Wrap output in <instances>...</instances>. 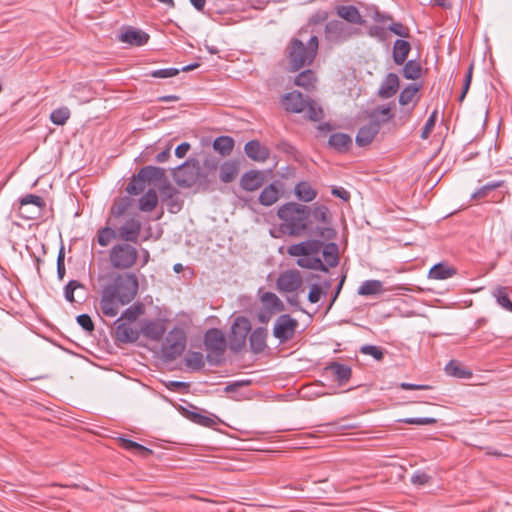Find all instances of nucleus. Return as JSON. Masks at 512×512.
<instances>
[{
	"instance_id": "nucleus-14",
	"label": "nucleus",
	"mask_w": 512,
	"mask_h": 512,
	"mask_svg": "<svg viewBox=\"0 0 512 512\" xmlns=\"http://www.w3.org/2000/svg\"><path fill=\"white\" fill-rule=\"evenodd\" d=\"M323 239H308L306 241L293 244L288 247V254L291 256L299 257V256H310L320 252L323 247Z\"/></svg>"
},
{
	"instance_id": "nucleus-60",
	"label": "nucleus",
	"mask_w": 512,
	"mask_h": 512,
	"mask_svg": "<svg viewBox=\"0 0 512 512\" xmlns=\"http://www.w3.org/2000/svg\"><path fill=\"white\" fill-rule=\"evenodd\" d=\"M387 30L402 38L410 37V29L401 22H395L392 20Z\"/></svg>"
},
{
	"instance_id": "nucleus-13",
	"label": "nucleus",
	"mask_w": 512,
	"mask_h": 512,
	"mask_svg": "<svg viewBox=\"0 0 512 512\" xmlns=\"http://www.w3.org/2000/svg\"><path fill=\"white\" fill-rule=\"evenodd\" d=\"M141 229V221L137 217H131L117 229L116 233L118 239L123 241V243L136 244L138 243Z\"/></svg>"
},
{
	"instance_id": "nucleus-18",
	"label": "nucleus",
	"mask_w": 512,
	"mask_h": 512,
	"mask_svg": "<svg viewBox=\"0 0 512 512\" xmlns=\"http://www.w3.org/2000/svg\"><path fill=\"white\" fill-rule=\"evenodd\" d=\"M308 96L299 91H292L282 97V105L285 110L292 113H302L306 110Z\"/></svg>"
},
{
	"instance_id": "nucleus-24",
	"label": "nucleus",
	"mask_w": 512,
	"mask_h": 512,
	"mask_svg": "<svg viewBox=\"0 0 512 512\" xmlns=\"http://www.w3.org/2000/svg\"><path fill=\"white\" fill-rule=\"evenodd\" d=\"M119 40L131 46L140 47L148 42L149 35L141 30L129 28L120 34Z\"/></svg>"
},
{
	"instance_id": "nucleus-35",
	"label": "nucleus",
	"mask_w": 512,
	"mask_h": 512,
	"mask_svg": "<svg viewBox=\"0 0 512 512\" xmlns=\"http://www.w3.org/2000/svg\"><path fill=\"white\" fill-rule=\"evenodd\" d=\"M326 370L331 372L340 383L347 382L351 378V367L343 363L332 362L326 367Z\"/></svg>"
},
{
	"instance_id": "nucleus-57",
	"label": "nucleus",
	"mask_w": 512,
	"mask_h": 512,
	"mask_svg": "<svg viewBox=\"0 0 512 512\" xmlns=\"http://www.w3.org/2000/svg\"><path fill=\"white\" fill-rule=\"evenodd\" d=\"M261 301L268 307L279 310V311L283 310V308H284L282 301L277 297L276 294H274L272 292H265L261 296Z\"/></svg>"
},
{
	"instance_id": "nucleus-55",
	"label": "nucleus",
	"mask_w": 512,
	"mask_h": 512,
	"mask_svg": "<svg viewBox=\"0 0 512 512\" xmlns=\"http://www.w3.org/2000/svg\"><path fill=\"white\" fill-rule=\"evenodd\" d=\"M188 418L191 419L193 422L205 426V427H212L217 423L216 418H212L207 415H202L195 411L188 412Z\"/></svg>"
},
{
	"instance_id": "nucleus-16",
	"label": "nucleus",
	"mask_w": 512,
	"mask_h": 512,
	"mask_svg": "<svg viewBox=\"0 0 512 512\" xmlns=\"http://www.w3.org/2000/svg\"><path fill=\"white\" fill-rule=\"evenodd\" d=\"M303 283L301 274L298 270H287L282 272L276 281L278 290L283 292H295Z\"/></svg>"
},
{
	"instance_id": "nucleus-2",
	"label": "nucleus",
	"mask_w": 512,
	"mask_h": 512,
	"mask_svg": "<svg viewBox=\"0 0 512 512\" xmlns=\"http://www.w3.org/2000/svg\"><path fill=\"white\" fill-rule=\"evenodd\" d=\"M310 217L313 221L323 225L312 227L310 224V235L326 241L334 240L337 237V231L332 226V215L327 206L315 204L313 207H309V218Z\"/></svg>"
},
{
	"instance_id": "nucleus-49",
	"label": "nucleus",
	"mask_w": 512,
	"mask_h": 512,
	"mask_svg": "<svg viewBox=\"0 0 512 512\" xmlns=\"http://www.w3.org/2000/svg\"><path fill=\"white\" fill-rule=\"evenodd\" d=\"M305 117L311 121H319L323 118V110L317 103L310 97L307 100L306 110L304 111Z\"/></svg>"
},
{
	"instance_id": "nucleus-38",
	"label": "nucleus",
	"mask_w": 512,
	"mask_h": 512,
	"mask_svg": "<svg viewBox=\"0 0 512 512\" xmlns=\"http://www.w3.org/2000/svg\"><path fill=\"white\" fill-rule=\"evenodd\" d=\"M133 199L124 196L116 199L110 208V215L114 218L122 217L132 206Z\"/></svg>"
},
{
	"instance_id": "nucleus-34",
	"label": "nucleus",
	"mask_w": 512,
	"mask_h": 512,
	"mask_svg": "<svg viewBox=\"0 0 512 512\" xmlns=\"http://www.w3.org/2000/svg\"><path fill=\"white\" fill-rule=\"evenodd\" d=\"M337 14L339 17L343 18L344 20H346L347 22H349L351 24L361 25L364 23V20L362 19V16H361L359 10L353 5L339 6L337 8Z\"/></svg>"
},
{
	"instance_id": "nucleus-59",
	"label": "nucleus",
	"mask_w": 512,
	"mask_h": 512,
	"mask_svg": "<svg viewBox=\"0 0 512 512\" xmlns=\"http://www.w3.org/2000/svg\"><path fill=\"white\" fill-rule=\"evenodd\" d=\"M180 73V70L178 68H163V69H157L152 70L146 74V76H150L153 78H170L177 76Z\"/></svg>"
},
{
	"instance_id": "nucleus-51",
	"label": "nucleus",
	"mask_w": 512,
	"mask_h": 512,
	"mask_svg": "<svg viewBox=\"0 0 512 512\" xmlns=\"http://www.w3.org/2000/svg\"><path fill=\"white\" fill-rule=\"evenodd\" d=\"M117 233L114 229L109 226L103 227L98 230L97 242L100 246L106 247L110 244L113 239H116Z\"/></svg>"
},
{
	"instance_id": "nucleus-31",
	"label": "nucleus",
	"mask_w": 512,
	"mask_h": 512,
	"mask_svg": "<svg viewBox=\"0 0 512 512\" xmlns=\"http://www.w3.org/2000/svg\"><path fill=\"white\" fill-rule=\"evenodd\" d=\"M456 274L457 270L454 267H451L446 263H437L429 270L428 277L436 280H445Z\"/></svg>"
},
{
	"instance_id": "nucleus-28",
	"label": "nucleus",
	"mask_w": 512,
	"mask_h": 512,
	"mask_svg": "<svg viewBox=\"0 0 512 512\" xmlns=\"http://www.w3.org/2000/svg\"><path fill=\"white\" fill-rule=\"evenodd\" d=\"M444 370L447 375L459 379H469L472 376V371L458 360H450Z\"/></svg>"
},
{
	"instance_id": "nucleus-46",
	"label": "nucleus",
	"mask_w": 512,
	"mask_h": 512,
	"mask_svg": "<svg viewBox=\"0 0 512 512\" xmlns=\"http://www.w3.org/2000/svg\"><path fill=\"white\" fill-rule=\"evenodd\" d=\"M493 296L496 302L508 311H512V301L509 298L508 288L504 286H498L493 291Z\"/></svg>"
},
{
	"instance_id": "nucleus-41",
	"label": "nucleus",
	"mask_w": 512,
	"mask_h": 512,
	"mask_svg": "<svg viewBox=\"0 0 512 512\" xmlns=\"http://www.w3.org/2000/svg\"><path fill=\"white\" fill-rule=\"evenodd\" d=\"M384 291L383 283L379 280H366L358 289V294L362 296H371L381 294Z\"/></svg>"
},
{
	"instance_id": "nucleus-12",
	"label": "nucleus",
	"mask_w": 512,
	"mask_h": 512,
	"mask_svg": "<svg viewBox=\"0 0 512 512\" xmlns=\"http://www.w3.org/2000/svg\"><path fill=\"white\" fill-rule=\"evenodd\" d=\"M298 327V321L292 318L289 314L280 315L273 328V335L280 343H285L291 340Z\"/></svg>"
},
{
	"instance_id": "nucleus-23",
	"label": "nucleus",
	"mask_w": 512,
	"mask_h": 512,
	"mask_svg": "<svg viewBox=\"0 0 512 512\" xmlns=\"http://www.w3.org/2000/svg\"><path fill=\"white\" fill-rule=\"evenodd\" d=\"M244 151L246 155L258 162H264L269 158V149L262 145L258 140H251L245 144Z\"/></svg>"
},
{
	"instance_id": "nucleus-45",
	"label": "nucleus",
	"mask_w": 512,
	"mask_h": 512,
	"mask_svg": "<svg viewBox=\"0 0 512 512\" xmlns=\"http://www.w3.org/2000/svg\"><path fill=\"white\" fill-rule=\"evenodd\" d=\"M422 66L416 60H409L404 63L402 74L405 79L416 80L421 76Z\"/></svg>"
},
{
	"instance_id": "nucleus-40",
	"label": "nucleus",
	"mask_w": 512,
	"mask_h": 512,
	"mask_svg": "<svg viewBox=\"0 0 512 512\" xmlns=\"http://www.w3.org/2000/svg\"><path fill=\"white\" fill-rule=\"evenodd\" d=\"M158 204L157 193L154 189H149L140 199H139V210L142 212H151L156 208Z\"/></svg>"
},
{
	"instance_id": "nucleus-5",
	"label": "nucleus",
	"mask_w": 512,
	"mask_h": 512,
	"mask_svg": "<svg viewBox=\"0 0 512 512\" xmlns=\"http://www.w3.org/2000/svg\"><path fill=\"white\" fill-rule=\"evenodd\" d=\"M138 257V250L130 243H117L109 251L110 264L118 270L132 268L136 264Z\"/></svg>"
},
{
	"instance_id": "nucleus-3",
	"label": "nucleus",
	"mask_w": 512,
	"mask_h": 512,
	"mask_svg": "<svg viewBox=\"0 0 512 512\" xmlns=\"http://www.w3.org/2000/svg\"><path fill=\"white\" fill-rule=\"evenodd\" d=\"M204 347L207 352L206 360L211 366H219L225 361L227 340L218 328H210L204 334Z\"/></svg>"
},
{
	"instance_id": "nucleus-17",
	"label": "nucleus",
	"mask_w": 512,
	"mask_h": 512,
	"mask_svg": "<svg viewBox=\"0 0 512 512\" xmlns=\"http://www.w3.org/2000/svg\"><path fill=\"white\" fill-rule=\"evenodd\" d=\"M114 325V338L116 342L127 344L138 340L140 332L132 328L130 323L121 322L120 319H117Z\"/></svg>"
},
{
	"instance_id": "nucleus-36",
	"label": "nucleus",
	"mask_w": 512,
	"mask_h": 512,
	"mask_svg": "<svg viewBox=\"0 0 512 512\" xmlns=\"http://www.w3.org/2000/svg\"><path fill=\"white\" fill-rule=\"evenodd\" d=\"M238 171V165L235 161H225L220 166L219 178L223 183H230L236 179Z\"/></svg>"
},
{
	"instance_id": "nucleus-10",
	"label": "nucleus",
	"mask_w": 512,
	"mask_h": 512,
	"mask_svg": "<svg viewBox=\"0 0 512 512\" xmlns=\"http://www.w3.org/2000/svg\"><path fill=\"white\" fill-rule=\"evenodd\" d=\"M176 183L183 188H190L200 177V166L196 160H187L173 172Z\"/></svg>"
},
{
	"instance_id": "nucleus-47",
	"label": "nucleus",
	"mask_w": 512,
	"mask_h": 512,
	"mask_svg": "<svg viewBox=\"0 0 512 512\" xmlns=\"http://www.w3.org/2000/svg\"><path fill=\"white\" fill-rule=\"evenodd\" d=\"M185 366L192 370H200L204 366V356L201 352L190 351L185 356Z\"/></svg>"
},
{
	"instance_id": "nucleus-42",
	"label": "nucleus",
	"mask_w": 512,
	"mask_h": 512,
	"mask_svg": "<svg viewBox=\"0 0 512 512\" xmlns=\"http://www.w3.org/2000/svg\"><path fill=\"white\" fill-rule=\"evenodd\" d=\"M322 386H301L297 390V397L304 400H314L326 394H332L330 391H322L319 388Z\"/></svg>"
},
{
	"instance_id": "nucleus-7",
	"label": "nucleus",
	"mask_w": 512,
	"mask_h": 512,
	"mask_svg": "<svg viewBox=\"0 0 512 512\" xmlns=\"http://www.w3.org/2000/svg\"><path fill=\"white\" fill-rule=\"evenodd\" d=\"M286 55L289 61L290 70L293 72L311 65L315 59L314 55H311L306 45H304V43L298 38H292L290 40L286 47Z\"/></svg>"
},
{
	"instance_id": "nucleus-61",
	"label": "nucleus",
	"mask_w": 512,
	"mask_h": 512,
	"mask_svg": "<svg viewBox=\"0 0 512 512\" xmlns=\"http://www.w3.org/2000/svg\"><path fill=\"white\" fill-rule=\"evenodd\" d=\"M81 287H82V284L78 280H70L64 287L65 299L68 302L73 303L75 301L74 291Z\"/></svg>"
},
{
	"instance_id": "nucleus-33",
	"label": "nucleus",
	"mask_w": 512,
	"mask_h": 512,
	"mask_svg": "<svg viewBox=\"0 0 512 512\" xmlns=\"http://www.w3.org/2000/svg\"><path fill=\"white\" fill-rule=\"evenodd\" d=\"M267 331L263 327H258L250 334V347L255 353H260L266 348Z\"/></svg>"
},
{
	"instance_id": "nucleus-6",
	"label": "nucleus",
	"mask_w": 512,
	"mask_h": 512,
	"mask_svg": "<svg viewBox=\"0 0 512 512\" xmlns=\"http://www.w3.org/2000/svg\"><path fill=\"white\" fill-rule=\"evenodd\" d=\"M164 176L165 170L163 168L144 166L136 175H133L125 190L129 195H138L144 191L146 185L151 181H160Z\"/></svg>"
},
{
	"instance_id": "nucleus-43",
	"label": "nucleus",
	"mask_w": 512,
	"mask_h": 512,
	"mask_svg": "<svg viewBox=\"0 0 512 512\" xmlns=\"http://www.w3.org/2000/svg\"><path fill=\"white\" fill-rule=\"evenodd\" d=\"M316 82L315 73L308 69L300 72L294 80L295 85L305 88L306 90H310L314 88V84Z\"/></svg>"
},
{
	"instance_id": "nucleus-39",
	"label": "nucleus",
	"mask_w": 512,
	"mask_h": 512,
	"mask_svg": "<svg viewBox=\"0 0 512 512\" xmlns=\"http://www.w3.org/2000/svg\"><path fill=\"white\" fill-rule=\"evenodd\" d=\"M234 145V139L230 136H219L213 141L214 150L219 152L222 156L230 155Z\"/></svg>"
},
{
	"instance_id": "nucleus-30",
	"label": "nucleus",
	"mask_w": 512,
	"mask_h": 512,
	"mask_svg": "<svg viewBox=\"0 0 512 512\" xmlns=\"http://www.w3.org/2000/svg\"><path fill=\"white\" fill-rule=\"evenodd\" d=\"M321 250L326 266L336 267L339 264V248L333 240L328 241L326 244L323 243Z\"/></svg>"
},
{
	"instance_id": "nucleus-8",
	"label": "nucleus",
	"mask_w": 512,
	"mask_h": 512,
	"mask_svg": "<svg viewBox=\"0 0 512 512\" xmlns=\"http://www.w3.org/2000/svg\"><path fill=\"white\" fill-rule=\"evenodd\" d=\"M186 347V334L180 327L170 330L161 345V356L166 361L178 358Z\"/></svg>"
},
{
	"instance_id": "nucleus-19",
	"label": "nucleus",
	"mask_w": 512,
	"mask_h": 512,
	"mask_svg": "<svg viewBox=\"0 0 512 512\" xmlns=\"http://www.w3.org/2000/svg\"><path fill=\"white\" fill-rule=\"evenodd\" d=\"M380 129V122L378 120L370 119L368 124L359 128L356 135V144L360 147H365L371 144Z\"/></svg>"
},
{
	"instance_id": "nucleus-11",
	"label": "nucleus",
	"mask_w": 512,
	"mask_h": 512,
	"mask_svg": "<svg viewBox=\"0 0 512 512\" xmlns=\"http://www.w3.org/2000/svg\"><path fill=\"white\" fill-rule=\"evenodd\" d=\"M46 208V202L38 195L27 194L20 199L19 214L25 219L39 218Z\"/></svg>"
},
{
	"instance_id": "nucleus-9",
	"label": "nucleus",
	"mask_w": 512,
	"mask_h": 512,
	"mask_svg": "<svg viewBox=\"0 0 512 512\" xmlns=\"http://www.w3.org/2000/svg\"><path fill=\"white\" fill-rule=\"evenodd\" d=\"M251 331V323L248 318L238 316L235 318L229 335V348L234 352H239L245 347L246 338Z\"/></svg>"
},
{
	"instance_id": "nucleus-62",
	"label": "nucleus",
	"mask_w": 512,
	"mask_h": 512,
	"mask_svg": "<svg viewBox=\"0 0 512 512\" xmlns=\"http://www.w3.org/2000/svg\"><path fill=\"white\" fill-rule=\"evenodd\" d=\"M437 114H438L437 110H434L431 113V115L429 116V118L427 119V121L422 129V132H421L422 139L425 140L430 136V134L435 126L436 120H437Z\"/></svg>"
},
{
	"instance_id": "nucleus-56",
	"label": "nucleus",
	"mask_w": 512,
	"mask_h": 512,
	"mask_svg": "<svg viewBox=\"0 0 512 512\" xmlns=\"http://www.w3.org/2000/svg\"><path fill=\"white\" fill-rule=\"evenodd\" d=\"M5 290L12 302H18L22 297L19 289L8 278L2 279V291Z\"/></svg>"
},
{
	"instance_id": "nucleus-25",
	"label": "nucleus",
	"mask_w": 512,
	"mask_h": 512,
	"mask_svg": "<svg viewBox=\"0 0 512 512\" xmlns=\"http://www.w3.org/2000/svg\"><path fill=\"white\" fill-rule=\"evenodd\" d=\"M399 89V77L395 73H388L378 90V96L382 99L391 98Z\"/></svg>"
},
{
	"instance_id": "nucleus-48",
	"label": "nucleus",
	"mask_w": 512,
	"mask_h": 512,
	"mask_svg": "<svg viewBox=\"0 0 512 512\" xmlns=\"http://www.w3.org/2000/svg\"><path fill=\"white\" fill-rule=\"evenodd\" d=\"M393 116L394 114L390 106H377L370 114V119L378 120L381 126L382 124L389 122Z\"/></svg>"
},
{
	"instance_id": "nucleus-4",
	"label": "nucleus",
	"mask_w": 512,
	"mask_h": 512,
	"mask_svg": "<svg viewBox=\"0 0 512 512\" xmlns=\"http://www.w3.org/2000/svg\"><path fill=\"white\" fill-rule=\"evenodd\" d=\"M106 289L114 290V296L118 298L121 305L130 303L138 292V279L134 273L115 274L112 282L104 286Z\"/></svg>"
},
{
	"instance_id": "nucleus-15",
	"label": "nucleus",
	"mask_w": 512,
	"mask_h": 512,
	"mask_svg": "<svg viewBox=\"0 0 512 512\" xmlns=\"http://www.w3.org/2000/svg\"><path fill=\"white\" fill-rule=\"evenodd\" d=\"M505 181H494L485 184L484 186L477 189L472 195L471 199L473 200H482L488 199L490 202H499L504 198V194L502 192H495L497 189L503 187Z\"/></svg>"
},
{
	"instance_id": "nucleus-58",
	"label": "nucleus",
	"mask_w": 512,
	"mask_h": 512,
	"mask_svg": "<svg viewBox=\"0 0 512 512\" xmlns=\"http://www.w3.org/2000/svg\"><path fill=\"white\" fill-rule=\"evenodd\" d=\"M360 352L373 357L377 361H381L384 358L383 349L379 346L363 345L360 347Z\"/></svg>"
},
{
	"instance_id": "nucleus-20",
	"label": "nucleus",
	"mask_w": 512,
	"mask_h": 512,
	"mask_svg": "<svg viewBox=\"0 0 512 512\" xmlns=\"http://www.w3.org/2000/svg\"><path fill=\"white\" fill-rule=\"evenodd\" d=\"M140 332L147 339L159 341L166 332L165 321L161 319L147 320L143 323Z\"/></svg>"
},
{
	"instance_id": "nucleus-54",
	"label": "nucleus",
	"mask_w": 512,
	"mask_h": 512,
	"mask_svg": "<svg viewBox=\"0 0 512 512\" xmlns=\"http://www.w3.org/2000/svg\"><path fill=\"white\" fill-rule=\"evenodd\" d=\"M143 313V306L141 304L130 306L122 313V315L118 318L121 322L122 320L128 321L127 323H133L139 315Z\"/></svg>"
},
{
	"instance_id": "nucleus-52",
	"label": "nucleus",
	"mask_w": 512,
	"mask_h": 512,
	"mask_svg": "<svg viewBox=\"0 0 512 512\" xmlns=\"http://www.w3.org/2000/svg\"><path fill=\"white\" fill-rule=\"evenodd\" d=\"M420 88L421 87L417 84L407 85L399 95V104L402 106L408 105L413 100Z\"/></svg>"
},
{
	"instance_id": "nucleus-29",
	"label": "nucleus",
	"mask_w": 512,
	"mask_h": 512,
	"mask_svg": "<svg viewBox=\"0 0 512 512\" xmlns=\"http://www.w3.org/2000/svg\"><path fill=\"white\" fill-rule=\"evenodd\" d=\"M280 189L276 182L266 186L259 195V203L263 206H271L278 201Z\"/></svg>"
},
{
	"instance_id": "nucleus-64",
	"label": "nucleus",
	"mask_w": 512,
	"mask_h": 512,
	"mask_svg": "<svg viewBox=\"0 0 512 512\" xmlns=\"http://www.w3.org/2000/svg\"><path fill=\"white\" fill-rule=\"evenodd\" d=\"M472 74H473V64H470V66H469V68L467 70V73L465 75V78H464L461 94H460V96L458 98V101L460 103L463 102L467 92L469 91V88H470V85H471V80H472Z\"/></svg>"
},
{
	"instance_id": "nucleus-53",
	"label": "nucleus",
	"mask_w": 512,
	"mask_h": 512,
	"mask_svg": "<svg viewBox=\"0 0 512 512\" xmlns=\"http://www.w3.org/2000/svg\"><path fill=\"white\" fill-rule=\"evenodd\" d=\"M70 118V110L67 107H60L53 110L50 114V120L53 124L62 126Z\"/></svg>"
},
{
	"instance_id": "nucleus-32",
	"label": "nucleus",
	"mask_w": 512,
	"mask_h": 512,
	"mask_svg": "<svg viewBox=\"0 0 512 512\" xmlns=\"http://www.w3.org/2000/svg\"><path fill=\"white\" fill-rule=\"evenodd\" d=\"M411 51V45L404 39H397L393 46V60L395 64L402 65L405 63L408 54Z\"/></svg>"
},
{
	"instance_id": "nucleus-1",
	"label": "nucleus",
	"mask_w": 512,
	"mask_h": 512,
	"mask_svg": "<svg viewBox=\"0 0 512 512\" xmlns=\"http://www.w3.org/2000/svg\"><path fill=\"white\" fill-rule=\"evenodd\" d=\"M277 216L282 221L279 229L283 234L293 237L309 234V206L288 202L278 208Z\"/></svg>"
},
{
	"instance_id": "nucleus-21",
	"label": "nucleus",
	"mask_w": 512,
	"mask_h": 512,
	"mask_svg": "<svg viewBox=\"0 0 512 512\" xmlns=\"http://www.w3.org/2000/svg\"><path fill=\"white\" fill-rule=\"evenodd\" d=\"M114 290H109L103 287L102 295L100 299V309L103 315L107 317H115L118 314L119 310V301L116 296H114Z\"/></svg>"
},
{
	"instance_id": "nucleus-44",
	"label": "nucleus",
	"mask_w": 512,
	"mask_h": 512,
	"mask_svg": "<svg viewBox=\"0 0 512 512\" xmlns=\"http://www.w3.org/2000/svg\"><path fill=\"white\" fill-rule=\"evenodd\" d=\"M297 265L302 268H308L313 270H319L322 272H328V267L322 262L319 257H302L297 260Z\"/></svg>"
},
{
	"instance_id": "nucleus-27",
	"label": "nucleus",
	"mask_w": 512,
	"mask_h": 512,
	"mask_svg": "<svg viewBox=\"0 0 512 512\" xmlns=\"http://www.w3.org/2000/svg\"><path fill=\"white\" fill-rule=\"evenodd\" d=\"M163 201L166 203L167 209L170 213H178L183 206V201L177 197L176 190L167 185L162 189Z\"/></svg>"
},
{
	"instance_id": "nucleus-22",
	"label": "nucleus",
	"mask_w": 512,
	"mask_h": 512,
	"mask_svg": "<svg viewBox=\"0 0 512 512\" xmlns=\"http://www.w3.org/2000/svg\"><path fill=\"white\" fill-rule=\"evenodd\" d=\"M264 184V174L258 170L244 173L240 179V186L245 191H256Z\"/></svg>"
},
{
	"instance_id": "nucleus-63",
	"label": "nucleus",
	"mask_w": 512,
	"mask_h": 512,
	"mask_svg": "<svg viewBox=\"0 0 512 512\" xmlns=\"http://www.w3.org/2000/svg\"><path fill=\"white\" fill-rule=\"evenodd\" d=\"M76 321L88 333H92L95 329L94 322L88 314L78 315Z\"/></svg>"
},
{
	"instance_id": "nucleus-26",
	"label": "nucleus",
	"mask_w": 512,
	"mask_h": 512,
	"mask_svg": "<svg viewBox=\"0 0 512 512\" xmlns=\"http://www.w3.org/2000/svg\"><path fill=\"white\" fill-rule=\"evenodd\" d=\"M328 145L338 153H346L352 146V138L346 133H333L329 137Z\"/></svg>"
},
{
	"instance_id": "nucleus-37",
	"label": "nucleus",
	"mask_w": 512,
	"mask_h": 512,
	"mask_svg": "<svg viewBox=\"0 0 512 512\" xmlns=\"http://www.w3.org/2000/svg\"><path fill=\"white\" fill-rule=\"evenodd\" d=\"M294 192L297 198L304 202L313 201L317 196V192L306 181L297 183Z\"/></svg>"
},
{
	"instance_id": "nucleus-50",
	"label": "nucleus",
	"mask_w": 512,
	"mask_h": 512,
	"mask_svg": "<svg viewBox=\"0 0 512 512\" xmlns=\"http://www.w3.org/2000/svg\"><path fill=\"white\" fill-rule=\"evenodd\" d=\"M246 386H225L223 392L229 398L240 401L244 399L250 398V393H248L244 388Z\"/></svg>"
}]
</instances>
